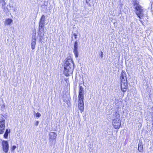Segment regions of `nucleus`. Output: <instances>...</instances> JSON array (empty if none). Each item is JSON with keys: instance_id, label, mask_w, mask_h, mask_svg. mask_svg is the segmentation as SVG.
<instances>
[{"instance_id": "obj_27", "label": "nucleus", "mask_w": 153, "mask_h": 153, "mask_svg": "<svg viewBox=\"0 0 153 153\" xmlns=\"http://www.w3.org/2000/svg\"><path fill=\"white\" fill-rule=\"evenodd\" d=\"M73 35L74 36L75 38V39H76V38L77 34L76 33H74L73 34Z\"/></svg>"}, {"instance_id": "obj_12", "label": "nucleus", "mask_w": 153, "mask_h": 153, "mask_svg": "<svg viewBox=\"0 0 153 153\" xmlns=\"http://www.w3.org/2000/svg\"><path fill=\"white\" fill-rule=\"evenodd\" d=\"M13 20L12 19L8 18L5 20L4 22L5 25H10L13 22Z\"/></svg>"}, {"instance_id": "obj_2", "label": "nucleus", "mask_w": 153, "mask_h": 153, "mask_svg": "<svg viewBox=\"0 0 153 153\" xmlns=\"http://www.w3.org/2000/svg\"><path fill=\"white\" fill-rule=\"evenodd\" d=\"M134 6L136 14L140 19H141L143 16V9L142 7L137 1L134 2Z\"/></svg>"}, {"instance_id": "obj_31", "label": "nucleus", "mask_w": 153, "mask_h": 153, "mask_svg": "<svg viewBox=\"0 0 153 153\" xmlns=\"http://www.w3.org/2000/svg\"><path fill=\"white\" fill-rule=\"evenodd\" d=\"M14 11L15 12V9H14Z\"/></svg>"}, {"instance_id": "obj_13", "label": "nucleus", "mask_w": 153, "mask_h": 153, "mask_svg": "<svg viewBox=\"0 0 153 153\" xmlns=\"http://www.w3.org/2000/svg\"><path fill=\"white\" fill-rule=\"evenodd\" d=\"M84 91L83 87L82 86H79L78 97H84Z\"/></svg>"}, {"instance_id": "obj_7", "label": "nucleus", "mask_w": 153, "mask_h": 153, "mask_svg": "<svg viewBox=\"0 0 153 153\" xmlns=\"http://www.w3.org/2000/svg\"><path fill=\"white\" fill-rule=\"evenodd\" d=\"M78 46L77 42H75L73 49V52L74 53L76 58H77L78 56V52L77 51Z\"/></svg>"}, {"instance_id": "obj_10", "label": "nucleus", "mask_w": 153, "mask_h": 153, "mask_svg": "<svg viewBox=\"0 0 153 153\" xmlns=\"http://www.w3.org/2000/svg\"><path fill=\"white\" fill-rule=\"evenodd\" d=\"M13 7L11 5H8L6 7H4L3 8V10L5 13H7L10 11L11 8Z\"/></svg>"}, {"instance_id": "obj_21", "label": "nucleus", "mask_w": 153, "mask_h": 153, "mask_svg": "<svg viewBox=\"0 0 153 153\" xmlns=\"http://www.w3.org/2000/svg\"><path fill=\"white\" fill-rule=\"evenodd\" d=\"M1 109L2 111H4L5 109V105L4 104L1 105Z\"/></svg>"}, {"instance_id": "obj_6", "label": "nucleus", "mask_w": 153, "mask_h": 153, "mask_svg": "<svg viewBox=\"0 0 153 153\" xmlns=\"http://www.w3.org/2000/svg\"><path fill=\"white\" fill-rule=\"evenodd\" d=\"M121 89L123 92L126 91L127 88V80L121 81Z\"/></svg>"}, {"instance_id": "obj_5", "label": "nucleus", "mask_w": 153, "mask_h": 153, "mask_svg": "<svg viewBox=\"0 0 153 153\" xmlns=\"http://www.w3.org/2000/svg\"><path fill=\"white\" fill-rule=\"evenodd\" d=\"M45 16L43 15L40 20L39 24V27H41V29L39 28L40 30V31H43V27H44V24H45Z\"/></svg>"}, {"instance_id": "obj_18", "label": "nucleus", "mask_w": 153, "mask_h": 153, "mask_svg": "<svg viewBox=\"0 0 153 153\" xmlns=\"http://www.w3.org/2000/svg\"><path fill=\"white\" fill-rule=\"evenodd\" d=\"M78 107L79 108V109L80 111L81 112H82L83 111L84 109V104H78Z\"/></svg>"}, {"instance_id": "obj_1", "label": "nucleus", "mask_w": 153, "mask_h": 153, "mask_svg": "<svg viewBox=\"0 0 153 153\" xmlns=\"http://www.w3.org/2000/svg\"><path fill=\"white\" fill-rule=\"evenodd\" d=\"M74 63L72 58L70 56L68 57L64 64V73L67 76L72 74L74 69Z\"/></svg>"}, {"instance_id": "obj_4", "label": "nucleus", "mask_w": 153, "mask_h": 153, "mask_svg": "<svg viewBox=\"0 0 153 153\" xmlns=\"http://www.w3.org/2000/svg\"><path fill=\"white\" fill-rule=\"evenodd\" d=\"M3 151L5 153L8 152L9 150V144L7 141L3 140L2 142Z\"/></svg>"}, {"instance_id": "obj_32", "label": "nucleus", "mask_w": 153, "mask_h": 153, "mask_svg": "<svg viewBox=\"0 0 153 153\" xmlns=\"http://www.w3.org/2000/svg\"><path fill=\"white\" fill-rule=\"evenodd\" d=\"M140 21L141 22H142V21L141 20H140Z\"/></svg>"}, {"instance_id": "obj_19", "label": "nucleus", "mask_w": 153, "mask_h": 153, "mask_svg": "<svg viewBox=\"0 0 153 153\" xmlns=\"http://www.w3.org/2000/svg\"><path fill=\"white\" fill-rule=\"evenodd\" d=\"M0 3L1 4L2 7L3 8L6 4V2L4 0H1L0 1Z\"/></svg>"}, {"instance_id": "obj_30", "label": "nucleus", "mask_w": 153, "mask_h": 153, "mask_svg": "<svg viewBox=\"0 0 153 153\" xmlns=\"http://www.w3.org/2000/svg\"><path fill=\"white\" fill-rule=\"evenodd\" d=\"M40 116V114L39 113V117Z\"/></svg>"}, {"instance_id": "obj_3", "label": "nucleus", "mask_w": 153, "mask_h": 153, "mask_svg": "<svg viewBox=\"0 0 153 153\" xmlns=\"http://www.w3.org/2000/svg\"><path fill=\"white\" fill-rule=\"evenodd\" d=\"M113 116L112 119L113 126L115 128H120L121 125V122L120 121V115L118 112H116L113 114Z\"/></svg>"}, {"instance_id": "obj_17", "label": "nucleus", "mask_w": 153, "mask_h": 153, "mask_svg": "<svg viewBox=\"0 0 153 153\" xmlns=\"http://www.w3.org/2000/svg\"><path fill=\"white\" fill-rule=\"evenodd\" d=\"M10 132V130L8 129H6L5 134L4 135V137L5 138H7L8 133Z\"/></svg>"}, {"instance_id": "obj_28", "label": "nucleus", "mask_w": 153, "mask_h": 153, "mask_svg": "<svg viewBox=\"0 0 153 153\" xmlns=\"http://www.w3.org/2000/svg\"><path fill=\"white\" fill-rule=\"evenodd\" d=\"M90 1V0H86V3H88Z\"/></svg>"}, {"instance_id": "obj_25", "label": "nucleus", "mask_w": 153, "mask_h": 153, "mask_svg": "<svg viewBox=\"0 0 153 153\" xmlns=\"http://www.w3.org/2000/svg\"><path fill=\"white\" fill-rule=\"evenodd\" d=\"M16 148V146H13L12 148V150H14Z\"/></svg>"}, {"instance_id": "obj_22", "label": "nucleus", "mask_w": 153, "mask_h": 153, "mask_svg": "<svg viewBox=\"0 0 153 153\" xmlns=\"http://www.w3.org/2000/svg\"><path fill=\"white\" fill-rule=\"evenodd\" d=\"M36 40V39L35 36H33L32 37V42H35Z\"/></svg>"}, {"instance_id": "obj_9", "label": "nucleus", "mask_w": 153, "mask_h": 153, "mask_svg": "<svg viewBox=\"0 0 153 153\" xmlns=\"http://www.w3.org/2000/svg\"><path fill=\"white\" fill-rule=\"evenodd\" d=\"M57 135L56 133L53 132H51L49 133V137L50 139V140L53 141V140H55L56 136Z\"/></svg>"}, {"instance_id": "obj_20", "label": "nucleus", "mask_w": 153, "mask_h": 153, "mask_svg": "<svg viewBox=\"0 0 153 153\" xmlns=\"http://www.w3.org/2000/svg\"><path fill=\"white\" fill-rule=\"evenodd\" d=\"M35 44H36V42H32L31 45V48L32 49H34Z\"/></svg>"}, {"instance_id": "obj_23", "label": "nucleus", "mask_w": 153, "mask_h": 153, "mask_svg": "<svg viewBox=\"0 0 153 153\" xmlns=\"http://www.w3.org/2000/svg\"><path fill=\"white\" fill-rule=\"evenodd\" d=\"M43 35H44L43 33L41 32V33L40 35V36L41 37V38H40V41H41L42 40L41 38L43 37Z\"/></svg>"}, {"instance_id": "obj_24", "label": "nucleus", "mask_w": 153, "mask_h": 153, "mask_svg": "<svg viewBox=\"0 0 153 153\" xmlns=\"http://www.w3.org/2000/svg\"><path fill=\"white\" fill-rule=\"evenodd\" d=\"M34 115H36V117H38V112H37L36 113V112L35 111H34Z\"/></svg>"}, {"instance_id": "obj_15", "label": "nucleus", "mask_w": 153, "mask_h": 153, "mask_svg": "<svg viewBox=\"0 0 153 153\" xmlns=\"http://www.w3.org/2000/svg\"><path fill=\"white\" fill-rule=\"evenodd\" d=\"M78 104H84L83 99L84 97H78Z\"/></svg>"}, {"instance_id": "obj_14", "label": "nucleus", "mask_w": 153, "mask_h": 153, "mask_svg": "<svg viewBox=\"0 0 153 153\" xmlns=\"http://www.w3.org/2000/svg\"><path fill=\"white\" fill-rule=\"evenodd\" d=\"M138 150L140 152L143 151V146L141 141L140 140L139 141L138 145Z\"/></svg>"}, {"instance_id": "obj_26", "label": "nucleus", "mask_w": 153, "mask_h": 153, "mask_svg": "<svg viewBox=\"0 0 153 153\" xmlns=\"http://www.w3.org/2000/svg\"><path fill=\"white\" fill-rule=\"evenodd\" d=\"M103 52L102 51H101V54H100V56L101 58H102L103 57Z\"/></svg>"}, {"instance_id": "obj_16", "label": "nucleus", "mask_w": 153, "mask_h": 153, "mask_svg": "<svg viewBox=\"0 0 153 153\" xmlns=\"http://www.w3.org/2000/svg\"><path fill=\"white\" fill-rule=\"evenodd\" d=\"M6 116L5 115L0 114V122H4V123H5Z\"/></svg>"}, {"instance_id": "obj_8", "label": "nucleus", "mask_w": 153, "mask_h": 153, "mask_svg": "<svg viewBox=\"0 0 153 153\" xmlns=\"http://www.w3.org/2000/svg\"><path fill=\"white\" fill-rule=\"evenodd\" d=\"M5 123L4 122H0V134H2L4 132Z\"/></svg>"}, {"instance_id": "obj_11", "label": "nucleus", "mask_w": 153, "mask_h": 153, "mask_svg": "<svg viewBox=\"0 0 153 153\" xmlns=\"http://www.w3.org/2000/svg\"><path fill=\"white\" fill-rule=\"evenodd\" d=\"M120 79L121 81L127 80L126 74L125 71H123L121 74Z\"/></svg>"}, {"instance_id": "obj_29", "label": "nucleus", "mask_w": 153, "mask_h": 153, "mask_svg": "<svg viewBox=\"0 0 153 153\" xmlns=\"http://www.w3.org/2000/svg\"><path fill=\"white\" fill-rule=\"evenodd\" d=\"M38 121H37L35 123V125L37 126L38 125Z\"/></svg>"}]
</instances>
